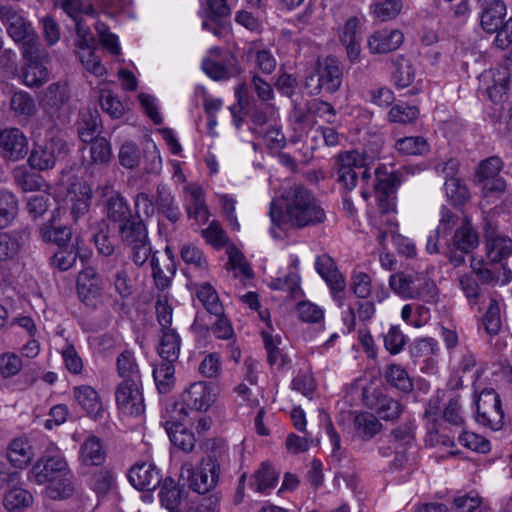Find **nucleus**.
Segmentation results:
<instances>
[{
    "instance_id": "obj_1",
    "label": "nucleus",
    "mask_w": 512,
    "mask_h": 512,
    "mask_svg": "<svg viewBox=\"0 0 512 512\" xmlns=\"http://www.w3.org/2000/svg\"><path fill=\"white\" fill-rule=\"evenodd\" d=\"M368 160L365 153L356 150L339 153L334 166L336 181L342 189L352 191L360 178L361 195L365 200L374 193L382 212L394 211L399 177L393 172H386L384 166H378L373 176Z\"/></svg>"
},
{
    "instance_id": "obj_2",
    "label": "nucleus",
    "mask_w": 512,
    "mask_h": 512,
    "mask_svg": "<svg viewBox=\"0 0 512 512\" xmlns=\"http://www.w3.org/2000/svg\"><path fill=\"white\" fill-rule=\"evenodd\" d=\"M283 207L271 201L269 217L271 220L270 233L274 238L279 234L276 228L287 224L296 229L314 227L326 220V212L319 200L310 190L301 185H294L282 193Z\"/></svg>"
},
{
    "instance_id": "obj_3",
    "label": "nucleus",
    "mask_w": 512,
    "mask_h": 512,
    "mask_svg": "<svg viewBox=\"0 0 512 512\" xmlns=\"http://www.w3.org/2000/svg\"><path fill=\"white\" fill-rule=\"evenodd\" d=\"M28 480L47 484L45 494L51 499H64L73 494V474L63 452L50 444L28 471Z\"/></svg>"
},
{
    "instance_id": "obj_4",
    "label": "nucleus",
    "mask_w": 512,
    "mask_h": 512,
    "mask_svg": "<svg viewBox=\"0 0 512 512\" xmlns=\"http://www.w3.org/2000/svg\"><path fill=\"white\" fill-rule=\"evenodd\" d=\"M391 291L404 300H423L433 303L438 297L434 281L421 272L398 271L388 280Z\"/></svg>"
},
{
    "instance_id": "obj_5",
    "label": "nucleus",
    "mask_w": 512,
    "mask_h": 512,
    "mask_svg": "<svg viewBox=\"0 0 512 512\" xmlns=\"http://www.w3.org/2000/svg\"><path fill=\"white\" fill-rule=\"evenodd\" d=\"M342 67L339 60L333 56H327L317 62L313 73L306 76L304 87L309 95L333 94L342 84Z\"/></svg>"
},
{
    "instance_id": "obj_6",
    "label": "nucleus",
    "mask_w": 512,
    "mask_h": 512,
    "mask_svg": "<svg viewBox=\"0 0 512 512\" xmlns=\"http://www.w3.org/2000/svg\"><path fill=\"white\" fill-rule=\"evenodd\" d=\"M69 146L60 135L51 136L43 143L35 144L28 158L32 169L46 171L53 169L58 161L67 157Z\"/></svg>"
},
{
    "instance_id": "obj_7",
    "label": "nucleus",
    "mask_w": 512,
    "mask_h": 512,
    "mask_svg": "<svg viewBox=\"0 0 512 512\" xmlns=\"http://www.w3.org/2000/svg\"><path fill=\"white\" fill-rule=\"evenodd\" d=\"M479 245V236L469 219L465 218L456 228L451 239L447 242L446 255L454 266L465 263L469 255Z\"/></svg>"
},
{
    "instance_id": "obj_8",
    "label": "nucleus",
    "mask_w": 512,
    "mask_h": 512,
    "mask_svg": "<svg viewBox=\"0 0 512 512\" xmlns=\"http://www.w3.org/2000/svg\"><path fill=\"white\" fill-rule=\"evenodd\" d=\"M476 421L493 431L504 426V411L499 394L493 389H484L476 400Z\"/></svg>"
},
{
    "instance_id": "obj_9",
    "label": "nucleus",
    "mask_w": 512,
    "mask_h": 512,
    "mask_svg": "<svg viewBox=\"0 0 512 512\" xmlns=\"http://www.w3.org/2000/svg\"><path fill=\"white\" fill-rule=\"evenodd\" d=\"M44 112L52 121V127L68 122L72 112L68 88L65 84H51L42 103Z\"/></svg>"
},
{
    "instance_id": "obj_10",
    "label": "nucleus",
    "mask_w": 512,
    "mask_h": 512,
    "mask_svg": "<svg viewBox=\"0 0 512 512\" xmlns=\"http://www.w3.org/2000/svg\"><path fill=\"white\" fill-rule=\"evenodd\" d=\"M203 72L215 81L229 80L241 74L242 69L230 51L211 49V55L202 61Z\"/></svg>"
},
{
    "instance_id": "obj_11",
    "label": "nucleus",
    "mask_w": 512,
    "mask_h": 512,
    "mask_svg": "<svg viewBox=\"0 0 512 512\" xmlns=\"http://www.w3.org/2000/svg\"><path fill=\"white\" fill-rule=\"evenodd\" d=\"M26 60L22 71L23 82L28 87H39L49 79V72L44 62L47 53L39 49L38 44L28 42L22 51Z\"/></svg>"
},
{
    "instance_id": "obj_12",
    "label": "nucleus",
    "mask_w": 512,
    "mask_h": 512,
    "mask_svg": "<svg viewBox=\"0 0 512 512\" xmlns=\"http://www.w3.org/2000/svg\"><path fill=\"white\" fill-rule=\"evenodd\" d=\"M185 471L188 475L190 488L199 494H206L218 482L220 465L215 458L208 457L196 469H193L191 465L185 464L182 468V475Z\"/></svg>"
},
{
    "instance_id": "obj_13",
    "label": "nucleus",
    "mask_w": 512,
    "mask_h": 512,
    "mask_svg": "<svg viewBox=\"0 0 512 512\" xmlns=\"http://www.w3.org/2000/svg\"><path fill=\"white\" fill-rule=\"evenodd\" d=\"M115 401L122 415L141 417L145 413L142 382H120L115 390Z\"/></svg>"
},
{
    "instance_id": "obj_14",
    "label": "nucleus",
    "mask_w": 512,
    "mask_h": 512,
    "mask_svg": "<svg viewBox=\"0 0 512 512\" xmlns=\"http://www.w3.org/2000/svg\"><path fill=\"white\" fill-rule=\"evenodd\" d=\"M503 161L498 156H491L482 160L476 170V180L481 186L483 194H500L506 189V181L499 176L503 168Z\"/></svg>"
},
{
    "instance_id": "obj_15",
    "label": "nucleus",
    "mask_w": 512,
    "mask_h": 512,
    "mask_svg": "<svg viewBox=\"0 0 512 512\" xmlns=\"http://www.w3.org/2000/svg\"><path fill=\"white\" fill-rule=\"evenodd\" d=\"M0 21L6 25L9 36L15 42L22 43V51L28 42L38 44L36 35L32 32L23 16L12 7L7 5L0 6Z\"/></svg>"
},
{
    "instance_id": "obj_16",
    "label": "nucleus",
    "mask_w": 512,
    "mask_h": 512,
    "mask_svg": "<svg viewBox=\"0 0 512 512\" xmlns=\"http://www.w3.org/2000/svg\"><path fill=\"white\" fill-rule=\"evenodd\" d=\"M102 280L92 267L84 268L77 278V293L79 299L91 308H97L102 303Z\"/></svg>"
},
{
    "instance_id": "obj_17",
    "label": "nucleus",
    "mask_w": 512,
    "mask_h": 512,
    "mask_svg": "<svg viewBox=\"0 0 512 512\" xmlns=\"http://www.w3.org/2000/svg\"><path fill=\"white\" fill-rule=\"evenodd\" d=\"M315 268L330 287L333 299L339 306H342L346 281L343 275L338 271L334 260L327 254L320 255L316 258Z\"/></svg>"
},
{
    "instance_id": "obj_18",
    "label": "nucleus",
    "mask_w": 512,
    "mask_h": 512,
    "mask_svg": "<svg viewBox=\"0 0 512 512\" xmlns=\"http://www.w3.org/2000/svg\"><path fill=\"white\" fill-rule=\"evenodd\" d=\"M28 153V140L18 128L0 130V157L5 161L16 162Z\"/></svg>"
},
{
    "instance_id": "obj_19",
    "label": "nucleus",
    "mask_w": 512,
    "mask_h": 512,
    "mask_svg": "<svg viewBox=\"0 0 512 512\" xmlns=\"http://www.w3.org/2000/svg\"><path fill=\"white\" fill-rule=\"evenodd\" d=\"M91 199L92 189L88 184L78 181L70 184L66 195V204L75 222L89 211Z\"/></svg>"
},
{
    "instance_id": "obj_20",
    "label": "nucleus",
    "mask_w": 512,
    "mask_h": 512,
    "mask_svg": "<svg viewBox=\"0 0 512 512\" xmlns=\"http://www.w3.org/2000/svg\"><path fill=\"white\" fill-rule=\"evenodd\" d=\"M129 482L140 491L154 490L161 482L160 471L153 463H136L128 473Z\"/></svg>"
},
{
    "instance_id": "obj_21",
    "label": "nucleus",
    "mask_w": 512,
    "mask_h": 512,
    "mask_svg": "<svg viewBox=\"0 0 512 512\" xmlns=\"http://www.w3.org/2000/svg\"><path fill=\"white\" fill-rule=\"evenodd\" d=\"M215 400L213 386L204 381L192 383L183 394V403L195 411H207Z\"/></svg>"
},
{
    "instance_id": "obj_22",
    "label": "nucleus",
    "mask_w": 512,
    "mask_h": 512,
    "mask_svg": "<svg viewBox=\"0 0 512 512\" xmlns=\"http://www.w3.org/2000/svg\"><path fill=\"white\" fill-rule=\"evenodd\" d=\"M404 41V34L399 29H381L368 38V49L373 54H386L397 50Z\"/></svg>"
},
{
    "instance_id": "obj_23",
    "label": "nucleus",
    "mask_w": 512,
    "mask_h": 512,
    "mask_svg": "<svg viewBox=\"0 0 512 512\" xmlns=\"http://www.w3.org/2000/svg\"><path fill=\"white\" fill-rule=\"evenodd\" d=\"M481 13L480 25L487 33H495L506 16V5L502 0H478Z\"/></svg>"
},
{
    "instance_id": "obj_24",
    "label": "nucleus",
    "mask_w": 512,
    "mask_h": 512,
    "mask_svg": "<svg viewBox=\"0 0 512 512\" xmlns=\"http://www.w3.org/2000/svg\"><path fill=\"white\" fill-rule=\"evenodd\" d=\"M77 403L88 415L100 418L104 412L103 404L98 392L89 385H80L73 388Z\"/></svg>"
},
{
    "instance_id": "obj_25",
    "label": "nucleus",
    "mask_w": 512,
    "mask_h": 512,
    "mask_svg": "<svg viewBox=\"0 0 512 512\" xmlns=\"http://www.w3.org/2000/svg\"><path fill=\"white\" fill-rule=\"evenodd\" d=\"M185 192L189 195V201L186 204L188 217L196 220L200 224L206 223L210 213L205 203V195L202 187L189 185L185 187Z\"/></svg>"
},
{
    "instance_id": "obj_26",
    "label": "nucleus",
    "mask_w": 512,
    "mask_h": 512,
    "mask_svg": "<svg viewBox=\"0 0 512 512\" xmlns=\"http://www.w3.org/2000/svg\"><path fill=\"white\" fill-rule=\"evenodd\" d=\"M390 443L395 451V466L401 467L406 461V451L413 446L414 433L408 424L401 425L391 432Z\"/></svg>"
},
{
    "instance_id": "obj_27",
    "label": "nucleus",
    "mask_w": 512,
    "mask_h": 512,
    "mask_svg": "<svg viewBox=\"0 0 512 512\" xmlns=\"http://www.w3.org/2000/svg\"><path fill=\"white\" fill-rule=\"evenodd\" d=\"M33 456L32 446L25 436L12 439L7 446L8 460L16 468H25L31 462Z\"/></svg>"
},
{
    "instance_id": "obj_28",
    "label": "nucleus",
    "mask_w": 512,
    "mask_h": 512,
    "mask_svg": "<svg viewBox=\"0 0 512 512\" xmlns=\"http://www.w3.org/2000/svg\"><path fill=\"white\" fill-rule=\"evenodd\" d=\"M106 450L100 438L90 435L80 446L79 460L86 466H99L105 462Z\"/></svg>"
},
{
    "instance_id": "obj_29",
    "label": "nucleus",
    "mask_w": 512,
    "mask_h": 512,
    "mask_svg": "<svg viewBox=\"0 0 512 512\" xmlns=\"http://www.w3.org/2000/svg\"><path fill=\"white\" fill-rule=\"evenodd\" d=\"M155 209L162 213L168 221L176 223L181 217V211L171 190L164 184L157 185Z\"/></svg>"
},
{
    "instance_id": "obj_30",
    "label": "nucleus",
    "mask_w": 512,
    "mask_h": 512,
    "mask_svg": "<svg viewBox=\"0 0 512 512\" xmlns=\"http://www.w3.org/2000/svg\"><path fill=\"white\" fill-rule=\"evenodd\" d=\"M248 59H253L255 67L263 74L270 75L276 69L277 61L273 53L259 42H251L246 50Z\"/></svg>"
},
{
    "instance_id": "obj_31",
    "label": "nucleus",
    "mask_w": 512,
    "mask_h": 512,
    "mask_svg": "<svg viewBox=\"0 0 512 512\" xmlns=\"http://www.w3.org/2000/svg\"><path fill=\"white\" fill-rule=\"evenodd\" d=\"M118 235L120 240L128 247L143 243V241L149 239L143 220L134 217L118 226Z\"/></svg>"
},
{
    "instance_id": "obj_32",
    "label": "nucleus",
    "mask_w": 512,
    "mask_h": 512,
    "mask_svg": "<svg viewBox=\"0 0 512 512\" xmlns=\"http://www.w3.org/2000/svg\"><path fill=\"white\" fill-rule=\"evenodd\" d=\"M358 24L356 17H350L339 32L340 42L346 47L347 57L352 63L357 62L360 55V44L357 39Z\"/></svg>"
},
{
    "instance_id": "obj_33",
    "label": "nucleus",
    "mask_w": 512,
    "mask_h": 512,
    "mask_svg": "<svg viewBox=\"0 0 512 512\" xmlns=\"http://www.w3.org/2000/svg\"><path fill=\"white\" fill-rule=\"evenodd\" d=\"M116 372L121 382H142L141 372L134 352L122 351L116 358Z\"/></svg>"
},
{
    "instance_id": "obj_34",
    "label": "nucleus",
    "mask_w": 512,
    "mask_h": 512,
    "mask_svg": "<svg viewBox=\"0 0 512 512\" xmlns=\"http://www.w3.org/2000/svg\"><path fill=\"white\" fill-rule=\"evenodd\" d=\"M181 350V338L175 329L161 330L158 353L164 361H177Z\"/></svg>"
},
{
    "instance_id": "obj_35",
    "label": "nucleus",
    "mask_w": 512,
    "mask_h": 512,
    "mask_svg": "<svg viewBox=\"0 0 512 512\" xmlns=\"http://www.w3.org/2000/svg\"><path fill=\"white\" fill-rule=\"evenodd\" d=\"M487 258L493 263H502L512 255V239L508 236L495 235L487 239Z\"/></svg>"
},
{
    "instance_id": "obj_36",
    "label": "nucleus",
    "mask_w": 512,
    "mask_h": 512,
    "mask_svg": "<svg viewBox=\"0 0 512 512\" xmlns=\"http://www.w3.org/2000/svg\"><path fill=\"white\" fill-rule=\"evenodd\" d=\"M196 296L206 311L214 316L223 315L225 309L216 289L208 282L198 285Z\"/></svg>"
},
{
    "instance_id": "obj_37",
    "label": "nucleus",
    "mask_w": 512,
    "mask_h": 512,
    "mask_svg": "<svg viewBox=\"0 0 512 512\" xmlns=\"http://www.w3.org/2000/svg\"><path fill=\"white\" fill-rule=\"evenodd\" d=\"M353 425L355 434L364 441L372 439L382 429L378 418L368 412L357 414L354 418Z\"/></svg>"
},
{
    "instance_id": "obj_38",
    "label": "nucleus",
    "mask_w": 512,
    "mask_h": 512,
    "mask_svg": "<svg viewBox=\"0 0 512 512\" xmlns=\"http://www.w3.org/2000/svg\"><path fill=\"white\" fill-rule=\"evenodd\" d=\"M277 482L278 474L275 469L266 463H262L253 474L250 486L258 493H267L276 486Z\"/></svg>"
},
{
    "instance_id": "obj_39",
    "label": "nucleus",
    "mask_w": 512,
    "mask_h": 512,
    "mask_svg": "<svg viewBox=\"0 0 512 512\" xmlns=\"http://www.w3.org/2000/svg\"><path fill=\"white\" fill-rule=\"evenodd\" d=\"M400 317L406 324L420 328L428 323L431 314L430 309L423 304L407 303L402 307Z\"/></svg>"
},
{
    "instance_id": "obj_40",
    "label": "nucleus",
    "mask_w": 512,
    "mask_h": 512,
    "mask_svg": "<svg viewBox=\"0 0 512 512\" xmlns=\"http://www.w3.org/2000/svg\"><path fill=\"white\" fill-rule=\"evenodd\" d=\"M426 429L425 443L428 446H454V436L450 435V432L447 433V427L439 421L427 422Z\"/></svg>"
},
{
    "instance_id": "obj_41",
    "label": "nucleus",
    "mask_w": 512,
    "mask_h": 512,
    "mask_svg": "<svg viewBox=\"0 0 512 512\" xmlns=\"http://www.w3.org/2000/svg\"><path fill=\"white\" fill-rule=\"evenodd\" d=\"M162 506L169 512H178L181 504V489L172 478L164 479L159 492Z\"/></svg>"
},
{
    "instance_id": "obj_42",
    "label": "nucleus",
    "mask_w": 512,
    "mask_h": 512,
    "mask_svg": "<svg viewBox=\"0 0 512 512\" xmlns=\"http://www.w3.org/2000/svg\"><path fill=\"white\" fill-rule=\"evenodd\" d=\"M106 213L108 219L118 226L133 217L129 205L120 195H113L107 200Z\"/></svg>"
},
{
    "instance_id": "obj_43",
    "label": "nucleus",
    "mask_w": 512,
    "mask_h": 512,
    "mask_svg": "<svg viewBox=\"0 0 512 512\" xmlns=\"http://www.w3.org/2000/svg\"><path fill=\"white\" fill-rule=\"evenodd\" d=\"M33 503L32 494L19 487H14L6 492L3 504L9 512H20Z\"/></svg>"
},
{
    "instance_id": "obj_44",
    "label": "nucleus",
    "mask_w": 512,
    "mask_h": 512,
    "mask_svg": "<svg viewBox=\"0 0 512 512\" xmlns=\"http://www.w3.org/2000/svg\"><path fill=\"white\" fill-rule=\"evenodd\" d=\"M12 177L16 185L25 192L40 190L43 184L42 177L31 172L25 165L15 167Z\"/></svg>"
},
{
    "instance_id": "obj_45",
    "label": "nucleus",
    "mask_w": 512,
    "mask_h": 512,
    "mask_svg": "<svg viewBox=\"0 0 512 512\" xmlns=\"http://www.w3.org/2000/svg\"><path fill=\"white\" fill-rule=\"evenodd\" d=\"M385 380L393 387L402 392H410L413 389L412 379L409 377L404 367L399 364H390L384 372Z\"/></svg>"
},
{
    "instance_id": "obj_46",
    "label": "nucleus",
    "mask_w": 512,
    "mask_h": 512,
    "mask_svg": "<svg viewBox=\"0 0 512 512\" xmlns=\"http://www.w3.org/2000/svg\"><path fill=\"white\" fill-rule=\"evenodd\" d=\"M176 361H164L154 367L153 378L160 393H168L174 384V363Z\"/></svg>"
},
{
    "instance_id": "obj_47",
    "label": "nucleus",
    "mask_w": 512,
    "mask_h": 512,
    "mask_svg": "<svg viewBox=\"0 0 512 512\" xmlns=\"http://www.w3.org/2000/svg\"><path fill=\"white\" fill-rule=\"evenodd\" d=\"M419 114L417 106L398 103L390 108L387 119L391 123L408 125L414 123L418 119Z\"/></svg>"
},
{
    "instance_id": "obj_48",
    "label": "nucleus",
    "mask_w": 512,
    "mask_h": 512,
    "mask_svg": "<svg viewBox=\"0 0 512 512\" xmlns=\"http://www.w3.org/2000/svg\"><path fill=\"white\" fill-rule=\"evenodd\" d=\"M18 212V202L13 193L0 190V229L9 226Z\"/></svg>"
},
{
    "instance_id": "obj_49",
    "label": "nucleus",
    "mask_w": 512,
    "mask_h": 512,
    "mask_svg": "<svg viewBox=\"0 0 512 512\" xmlns=\"http://www.w3.org/2000/svg\"><path fill=\"white\" fill-rule=\"evenodd\" d=\"M394 148L402 155H422L429 150V144L422 136H409L396 140Z\"/></svg>"
},
{
    "instance_id": "obj_50",
    "label": "nucleus",
    "mask_w": 512,
    "mask_h": 512,
    "mask_svg": "<svg viewBox=\"0 0 512 512\" xmlns=\"http://www.w3.org/2000/svg\"><path fill=\"white\" fill-rule=\"evenodd\" d=\"M186 417V405L176 402L167 404L161 415L166 432L170 431V428L176 429L183 426V421Z\"/></svg>"
},
{
    "instance_id": "obj_51",
    "label": "nucleus",
    "mask_w": 512,
    "mask_h": 512,
    "mask_svg": "<svg viewBox=\"0 0 512 512\" xmlns=\"http://www.w3.org/2000/svg\"><path fill=\"white\" fill-rule=\"evenodd\" d=\"M444 188L447 199L454 206L463 205L469 200L470 194L467 186L457 177L447 178Z\"/></svg>"
},
{
    "instance_id": "obj_52",
    "label": "nucleus",
    "mask_w": 512,
    "mask_h": 512,
    "mask_svg": "<svg viewBox=\"0 0 512 512\" xmlns=\"http://www.w3.org/2000/svg\"><path fill=\"white\" fill-rule=\"evenodd\" d=\"M407 340V336L399 325H390L387 332L383 333L384 347L391 355L401 353L407 344Z\"/></svg>"
},
{
    "instance_id": "obj_53",
    "label": "nucleus",
    "mask_w": 512,
    "mask_h": 512,
    "mask_svg": "<svg viewBox=\"0 0 512 512\" xmlns=\"http://www.w3.org/2000/svg\"><path fill=\"white\" fill-rule=\"evenodd\" d=\"M375 401L374 409L384 420H395L402 413L401 404L387 395L379 394L375 397Z\"/></svg>"
},
{
    "instance_id": "obj_54",
    "label": "nucleus",
    "mask_w": 512,
    "mask_h": 512,
    "mask_svg": "<svg viewBox=\"0 0 512 512\" xmlns=\"http://www.w3.org/2000/svg\"><path fill=\"white\" fill-rule=\"evenodd\" d=\"M501 325L500 306L498 301L492 298L482 318L481 327L489 336H494L500 331Z\"/></svg>"
},
{
    "instance_id": "obj_55",
    "label": "nucleus",
    "mask_w": 512,
    "mask_h": 512,
    "mask_svg": "<svg viewBox=\"0 0 512 512\" xmlns=\"http://www.w3.org/2000/svg\"><path fill=\"white\" fill-rule=\"evenodd\" d=\"M396 69L393 72V82L398 88L408 87L415 78V70L410 60L400 57L395 61Z\"/></svg>"
},
{
    "instance_id": "obj_56",
    "label": "nucleus",
    "mask_w": 512,
    "mask_h": 512,
    "mask_svg": "<svg viewBox=\"0 0 512 512\" xmlns=\"http://www.w3.org/2000/svg\"><path fill=\"white\" fill-rule=\"evenodd\" d=\"M92 240L98 254L105 257L113 255L115 246L110 236L109 226L105 222L98 225V230L93 233Z\"/></svg>"
},
{
    "instance_id": "obj_57",
    "label": "nucleus",
    "mask_w": 512,
    "mask_h": 512,
    "mask_svg": "<svg viewBox=\"0 0 512 512\" xmlns=\"http://www.w3.org/2000/svg\"><path fill=\"white\" fill-rule=\"evenodd\" d=\"M305 107L309 115L320 118L328 124L335 122L336 110L330 103L316 98L307 101Z\"/></svg>"
},
{
    "instance_id": "obj_58",
    "label": "nucleus",
    "mask_w": 512,
    "mask_h": 512,
    "mask_svg": "<svg viewBox=\"0 0 512 512\" xmlns=\"http://www.w3.org/2000/svg\"><path fill=\"white\" fill-rule=\"evenodd\" d=\"M78 54L81 63L87 71H89L97 77L103 76L106 73L104 65L101 63L100 59L95 55V52L90 47V45H79Z\"/></svg>"
},
{
    "instance_id": "obj_59",
    "label": "nucleus",
    "mask_w": 512,
    "mask_h": 512,
    "mask_svg": "<svg viewBox=\"0 0 512 512\" xmlns=\"http://www.w3.org/2000/svg\"><path fill=\"white\" fill-rule=\"evenodd\" d=\"M40 235L45 242L65 246L70 241L72 232L67 226L53 227L45 224L40 228Z\"/></svg>"
},
{
    "instance_id": "obj_60",
    "label": "nucleus",
    "mask_w": 512,
    "mask_h": 512,
    "mask_svg": "<svg viewBox=\"0 0 512 512\" xmlns=\"http://www.w3.org/2000/svg\"><path fill=\"white\" fill-rule=\"evenodd\" d=\"M167 434L172 444L183 452L189 453L194 449V434L191 431H188L184 425L176 429L170 428V431H168Z\"/></svg>"
},
{
    "instance_id": "obj_61",
    "label": "nucleus",
    "mask_w": 512,
    "mask_h": 512,
    "mask_svg": "<svg viewBox=\"0 0 512 512\" xmlns=\"http://www.w3.org/2000/svg\"><path fill=\"white\" fill-rule=\"evenodd\" d=\"M11 108L18 115L32 116L37 108L34 99L26 92H15L11 98Z\"/></svg>"
},
{
    "instance_id": "obj_62",
    "label": "nucleus",
    "mask_w": 512,
    "mask_h": 512,
    "mask_svg": "<svg viewBox=\"0 0 512 512\" xmlns=\"http://www.w3.org/2000/svg\"><path fill=\"white\" fill-rule=\"evenodd\" d=\"M100 105L102 110L112 118L119 119L124 115L125 107L123 103L110 90L101 91Z\"/></svg>"
},
{
    "instance_id": "obj_63",
    "label": "nucleus",
    "mask_w": 512,
    "mask_h": 512,
    "mask_svg": "<svg viewBox=\"0 0 512 512\" xmlns=\"http://www.w3.org/2000/svg\"><path fill=\"white\" fill-rule=\"evenodd\" d=\"M205 241L216 249L224 247L228 242L226 232L217 221H212L207 228L201 230Z\"/></svg>"
},
{
    "instance_id": "obj_64",
    "label": "nucleus",
    "mask_w": 512,
    "mask_h": 512,
    "mask_svg": "<svg viewBox=\"0 0 512 512\" xmlns=\"http://www.w3.org/2000/svg\"><path fill=\"white\" fill-rule=\"evenodd\" d=\"M350 289L360 299H367L372 293V279L365 272H354L351 276Z\"/></svg>"
}]
</instances>
